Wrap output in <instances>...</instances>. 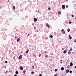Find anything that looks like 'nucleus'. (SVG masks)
Returning <instances> with one entry per match:
<instances>
[{
    "label": "nucleus",
    "instance_id": "c756f323",
    "mask_svg": "<svg viewBox=\"0 0 76 76\" xmlns=\"http://www.w3.org/2000/svg\"><path fill=\"white\" fill-rule=\"evenodd\" d=\"M69 24H71V23H72V22L70 21V22H69Z\"/></svg>",
    "mask_w": 76,
    "mask_h": 76
},
{
    "label": "nucleus",
    "instance_id": "f704fd0d",
    "mask_svg": "<svg viewBox=\"0 0 76 76\" xmlns=\"http://www.w3.org/2000/svg\"><path fill=\"white\" fill-rule=\"evenodd\" d=\"M5 63H7V61H5Z\"/></svg>",
    "mask_w": 76,
    "mask_h": 76
},
{
    "label": "nucleus",
    "instance_id": "4c0bfd02",
    "mask_svg": "<svg viewBox=\"0 0 76 76\" xmlns=\"http://www.w3.org/2000/svg\"><path fill=\"white\" fill-rule=\"evenodd\" d=\"M17 76V75H14V76Z\"/></svg>",
    "mask_w": 76,
    "mask_h": 76
},
{
    "label": "nucleus",
    "instance_id": "f8f14e48",
    "mask_svg": "<svg viewBox=\"0 0 76 76\" xmlns=\"http://www.w3.org/2000/svg\"><path fill=\"white\" fill-rule=\"evenodd\" d=\"M58 14H59V15H60V14H61V11H59L58 12Z\"/></svg>",
    "mask_w": 76,
    "mask_h": 76
},
{
    "label": "nucleus",
    "instance_id": "f257e3e1",
    "mask_svg": "<svg viewBox=\"0 0 76 76\" xmlns=\"http://www.w3.org/2000/svg\"><path fill=\"white\" fill-rule=\"evenodd\" d=\"M61 32L64 34H65V32H64V29H62Z\"/></svg>",
    "mask_w": 76,
    "mask_h": 76
},
{
    "label": "nucleus",
    "instance_id": "393cba45",
    "mask_svg": "<svg viewBox=\"0 0 76 76\" xmlns=\"http://www.w3.org/2000/svg\"><path fill=\"white\" fill-rule=\"evenodd\" d=\"M55 72H56L57 71V69H55Z\"/></svg>",
    "mask_w": 76,
    "mask_h": 76
},
{
    "label": "nucleus",
    "instance_id": "79ce46f5",
    "mask_svg": "<svg viewBox=\"0 0 76 76\" xmlns=\"http://www.w3.org/2000/svg\"><path fill=\"white\" fill-rule=\"evenodd\" d=\"M0 9H1V7H0Z\"/></svg>",
    "mask_w": 76,
    "mask_h": 76
},
{
    "label": "nucleus",
    "instance_id": "f3484780",
    "mask_svg": "<svg viewBox=\"0 0 76 76\" xmlns=\"http://www.w3.org/2000/svg\"><path fill=\"white\" fill-rule=\"evenodd\" d=\"M34 67H35V66H32V68L33 69H34Z\"/></svg>",
    "mask_w": 76,
    "mask_h": 76
},
{
    "label": "nucleus",
    "instance_id": "dca6fc26",
    "mask_svg": "<svg viewBox=\"0 0 76 76\" xmlns=\"http://www.w3.org/2000/svg\"><path fill=\"white\" fill-rule=\"evenodd\" d=\"M28 51H29V50H27V51L26 52V54H27L28 53Z\"/></svg>",
    "mask_w": 76,
    "mask_h": 76
},
{
    "label": "nucleus",
    "instance_id": "864d4df0",
    "mask_svg": "<svg viewBox=\"0 0 76 76\" xmlns=\"http://www.w3.org/2000/svg\"><path fill=\"white\" fill-rule=\"evenodd\" d=\"M8 1V2H9V1Z\"/></svg>",
    "mask_w": 76,
    "mask_h": 76
},
{
    "label": "nucleus",
    "instance_id": "c9c22d12",
    "mask_svg": "<svg viewBox=\"0 0 76 76\" xmlns=\"http://www.w3.org/2000/svg\"><path fill=\"white\" fill-rule=\"evenodd\" d=\"M62 50H64V48H62Z\"/></svg>",
    "mask_w": 76,
    "mask_h": 76
},
{
    "label": "nucleus",
    "instance_id": "de8ad7c7",
    "mask_svg": "<svg viewBox=\"0 0 76 76\" xmlns=\"http://www.w3.org/2000/svg\"><path fill=\"white\" fill-rule=\"evenodd\" d=\"M66 1H68V0H66Z\"/></svg>",
    "mask_w": 76,
    "mask_h": 76
},
{
    "label": "nucleus",
    "instance_id": "7c9ffc66",
    "mask_svg": "<svg viewBox=\"0 0 76 76\" xmlns=\"http://www.w3.org/2000/svg\"><path fill=\"white\" fill-rule=\"evenodd\" d=\"M47 53V51H45V53L46 54Z\"/></svg>",
    "mask_w": 76,
    "mask_h": 76
},
{
    "label": "nucleus",
    "instance_id": "39448f33",
    "mask_svg": "<svg viewBox=\"0 0 76 76\" xmlns=\"http://www.w3.org/2000/svg\"><path fill=\"white\" fill-rule=\"evenodd\" d=\"M20 70H23V68L22 67V66H20Z\"/></svg>",
    "mask_w": 76,
    "mask_h": 76
},
{
    "label": "nucleus",
    "instance_id": "aec40b11",
    "mask_svg": "<svg viewBox=\"0 0 76 76\" xmlns=\"http://www.w3.org/2000/svg\"><path fill=\"white\" fill-rule=\"evenodd\" d=\"M33 57H36V55L35 54H34L33 55Z\"/></svg>",
    "mask_w": 76,
    "mask_h": 76
},
{
    "label": "nucleus",
    "instance_id": "5701e85b",
    "mask_svg": "<svg viewBox=\"0 0 76 76\" xmlns=\"http://www.w3.org/2000/svg\"><path fill=\"white\" fill-rule=\"evenodd\" d=\"M25 72H26V71H25V70H24V71H23V73H25Z\"/></svg>",
    "mask_w": 76,
    "mask_h": 76
},
{
    "label": "nucleus",
    "instance_id": "473e14b6",
    "mask_svg": "<svg viewBox=\"0 0 76 76\" xmlns=\"http://www.w3.org/2000/svg\"><path fill=\"white\" fill-rule=\"evenodd\" d=\"M30 35V34H28V36H29V35Z\"/></svg>",
    "mask_w": 76,
    "mask_h": 76
},
{
    "label": "nucleus",
    "instance_id": "49530a36",
    "mask_svg": "<svg viewBox=\"0 0 76 76\" xmlns=\"http://www.w3.org/2000/svg\"><path fill=\"white\" fill-rule=\"evenodd\" d=\"M69 66H70L68 65V67H69Z\"/></svg>",
    "mask_w": 76,
    "mask_h": 76
},
{
    "label": "nucleus",
    "instance_id": "e433bc0d",
    "mask_svg": "<svg viewBox=\"0 0 76 76\" xmlns=\"http://www.w3.org/2000/svg\"><path fill=\"white\" fill-rule=\"evenodd\" d=\"M39 76H42V75L40 74L39 75Z\"/></svg>",
    "mask_w": 76,
    "mask_h": 76
},
{
    "label": "nucleus",
    "instance_id": "a18cd8bd",
    "mask_svg": "<svg viewBox=\"0 0 76 76\" xmlns=\"http://www.w3.org/2000/svg\"><path fill=\"white\" fill-rule=\"evenodd\" d=\"M62 61V60H61L60 61Z\"/></svg>",
    "mask_w": 76,
    "mask_h": 76
},
{
    "label": "nucleus",
    "instance_id": "412c9836",
    "mask_svg": "<svg viewBox=\"0 0 76 76\" xmlns=\"http://www.w3.org/2000/svg\"><path fill=\"white\" fill-rule=\"evenodd\" d=\"M50 38H53V35H50Z\"/></svg>",
    "mask_w": 76,
    "mask_h": 76
},
{
    "label": "nucleus",
    "instance_id": "b1692460",
    "mask_svg": "<svg viewBox=\"0 0 76 76\" xmlns=\"http://www.w3.org/2000/svg\"><path fill=\"white\" fill-rule=\"evenodd\" d=\"M31 74H34V73H35V72H31Z\"/></svg>",
    "mask_w": 76,
    "mask_h": 76
},
{
    "label": "nucleus",
    "instance_id": "ea45409f",
    "mask_svg": "<svg viewBox=\"0 0 76 76\" xmlns=\"http://www.w3.org/2000/svg\"><path fill=\"white\" fill-rule=\"evenodd\" d=\"M76 42V39H75V41H74V42Z\"/></svg>",
    "mask_w": 76,
    "mask_h": 76
},
{
    "label": "nucleus",
    "instance_id": "c85d7f7f",
    "mask_svg": "<svg viewBox=\"0 0 76 76\" xmlns=\"http://www.w3.org/2000/svg\"><path fill=\"white\" fill-rule=\"evenodd\" d=\"M71 16H72V18H73V17H74V15H71Z\"/></svg>",
    "mask_w": 76,
    "mask_h": 76
},
{
    "label": "nucleus",
    "instance_id": "6ab92c4d",
    "mask_svg": "<svg viewBox=\"0 0 76 76\" xmlns=\"http://www.w3.org/2000/svg\"><path fill=\"white\" fill-rule=\"evenodd\" d=\"M69 37H69V39H71V38H72V37H71V36H70V35H69Z\"/></svg>",
    "mask_w": 76,
    "mask_h": 76
},
{
    "label": "nucleus",
    "instance_id": "2eb2a0df",
    "mask_svg": "<svg viewBox=\"0 0 76 76\" xmlns=\"http://www.w3.org/2000/svg\"><path fill=\"white\" fill-rule=\"evenodd\" d=\"M45 56V57H46V58H47L48 57V55H46Z\"/></svg>",
    "mask_w": 76,
    "mask_h": 76
},
{
    "label": "nucleus",
    "instance_id": "a878e982",
    "mask_svg": "<svg viewBox=\"0 0 76 76\" xmlns=\"http://www.w3.org/2000/svg\"><path fill=\"white\" fill-rule=\"evenodd\" d=\"M69 73H72V71H69Z\"/></svg>",
    "mask_w": 76,
    "mask_h": 76
},
{
    "label": "nucleus",
    "instance_id": "a211bd4d",
    "mask_svg": "<svg viewBox=\"0 0 76 76\" xmlns=\"http://www.w3.org/2000/svg\"><path fill=\"white\" fill-rule=\"evenodd\" d=\"M70 29L69 28L67 29L68 32H69V31H70Z\"/></svg>",
    "mask_w": 76,
    "mask_h": 76
},
{
    "label": "nucleus",
    "instance_id": "6e6552de",
    "mask_svg": "<svg viewBox=\"0 0 76 76\" xmlns=\"http://www.w3.org/2000/svg\"><path fill=\"white\" fill-rule=\"evenodd\" d=\"M66 73H69V69H67L66 71Z\"/></svg>",
    "mask_w": 76,
    "mask_h": 76
},
{
    "label": "nucleus",
    "instance_id": "9d476101",
    "mask_svg": "<svg viewBox=\"0 0 76 76\" xmlns=\"http://www.w3.org/2000/svg\"><path fill=\"white\" fill-rule=\"evenodd\" d=\"M19 41H20V39L18 38L17 39V42H19Z\"/></svg>",
    "mask_w": 76,
    "mask_h": 76
},
{
    "label": "nucleus",
    "instance_id": "cd10ccee",
    "mask_svg": "<svg viewBox=\"0 0 76 76\" xmlns=\"http://www.w3.org/2000/svg\"><path fill=\"white\" fill-rule=\"evenodd\" d=\"M73 50V49L71 48L70 49V51H72V50Z\"/></svg>",
    "mask_w": 76,
    "mask_h": 76
},
{
    "label": "nucleus",
    "instance_id": "f03ea898",
    "mask_svg": "<svg viewBox=\"0 0 76 76\" xmlns=\"http://www.w3.org/2000/svg\"><path fill=\"white\" fill-rule=\"evenodd\" d=\"M66 7V6L64 5H63L62 6V9H65V8Z\"/></svg>",
    "mask_w": 76,
    "mask_h": 76
},
{
    "label": "nucleus",
    "instance_id": "ddd939ff",
    "mask_svg": "<svg viewBox=\"0 0 76 76\" xmlns=\"http://www.w3.org/2000/svg\"><path fill=\"white\" fill-rule=\"evenodd\" d=\"M15 73L16 74H19V72H18L17 71H16V72H15Z\"/></svg>",
    "mask_w": 76,
    "mask_h": 76
},
{
    "label": "nucleus",
    "instance_id": "4be33fe9",
    "mask_svg": "<svg viewBox=\"0 0 76 76\" xmlns=\"http://www.w3.org/2000/svg\"><path fill=\"white\" fill-rule=\"evenodd\" d=\"M58 75H57V74H56L54 75V76H57Z\"/></svg>",
    "mask_w": 76,
    "mask_h": 76
},
{
    "label": "nucleus",
    "instance_id": "2f4dec72",
    "mask_svg": "<svg viewBox=\"0 0 76 76\" xmlns=\"http://www.w3.org/2000/svg\"><path fill=\"white\" fill-rule=\"evenodd\" d=\"M66 8H68V6L66 5Z\"/></svg>",
    "mask_w": 76,
    "mask_h": 76
},
{
    "label": "nucleus",
    "instance_id": "3c124183",
    "mask_svg": "<svg viewBox=\"0 0 76 76\" xmlns=\"http://www.w3.org/2000/svg\"><path fill=\"white\" fill-rule=\"evenodd\" d=\"M8 1V2H9V1Z\"/></svg>",
    "mask_w": 76,
    "mask_h": 76
},
{
    "label": "nucleus",
    "instance_id": "37998d69",
    "mask_svg": "<svg viewBox=\"0 0 76 76\" xmlns=\"http://www.w3.org/2000/svg\"><path fill=\"white\" fill-rule=\"evenodd\" d=\"M7 72V71L6 72H5V73H6Z\"/></svg>",
    "mask_w": 76,
    "mask_h": 76
},
{
    "label": "nucleus",
    "instance_id": "0eeeda50",
    "mask_svg": "<svg viewBox=\"0 0 76 76\" xmlns=\"http://www.w3.org/2000/svg\"><path fill=\"white\" fill-rule=\"evenodd\" d=\"M64 67H62L61 69V70L63 71L64 70Z\"/></svg>",
    "mask_w": 76,
    "mask_h": 76
},
{
    "label": "nucleus",
    "instance_id": "1a4fd4ad",
    "mask_svg": "<svg viewBox=\"0 0 76 76\" xmlns=\"http://www.w3.org/2000/svg\"><path fill=\"white\" fill-rule=\"evenodd\" d=\"M70 64L71 66H73V63L72 62L70 63Z\"/></svg>",
    "mask_w": 76,
    "mask_h": 76
},
{
    "label": "nucleus",
    "instance_id": "423d86ee",
    "mask_svg": "<svg viewBox=\"0 0 76 76\" xmlns=\"http://www.w3.org/2000/svg\"><path fill=\"white\" fill-rule=\"evenodd\" d=\"M37 20V18H34V22H36Z\"/></svg>",
    "mask_w": 76,
    "mask_h": 76
},
{
    "label": "nucleus",
    "instance_id": "bb28decb",
    "mask_svg": "<svg viewBox=\"0 0 76 76\" xmlns=\"http://www.w3.org/2000/svg\"><path fill=\"white\" fill-rule=\"evenodd\" d=\"M48 9L49 10H51V8H48Z\"/></svg>",
    "mask_w": 76,
    "mask_h": 76
},
{
    "label": "nucleus",
    "instance_id": "72a5a7b5",
    "mask_svg": "<svg viewBox=\"0 0 76 76\" xmlns=\"http://www.w3.org/2000/svg\"><path fill=\"white\" fill-rule=\"evenodd\" d=\"M70 53H71V52H68V54H70Z\"/></svg>",
    "mask_w": 76,
    "mask_h": 76
},
{
    "label": "nucleus",
    "instance_id": "58836bf2",
    "mask_svg": "<svg viewBox=\"0 0 76 76\" xmlns=\"http://www.w3.org/2000/svg\"><path fill=\"white\" fill-rule=\"evenodd\" d=\"M38 13H39V10H38Z\"/></svg>",
    "mask_w": 76,
    "mask_h": 76
},
{
    "label": "nucleus",
    "instance_id": "9b49d317",
    "mask_svg": "<svg viewBox=\"0 0 76 76\" xmlns=\"http://www.w3.org/2000/svg\"><path fill=\"white\" fill-rule=\"evenodd\" d=\"M66 53H67V51H66V50H64V54H66Z\"/></svg>",
    "mask_w": 76,
    "mask_h": 76
},
{
    "label": "nucleus",
    "instance_id": "a19ab883",
    "mask_svg": "<svg viewBox=\"0 0 76 76\" xmlns=\"http://www.w3.org/2000/svg\"><path fill=\"white\" fill-rule=\"evenodd\" d=\"M37 27H34V28H35V29H36Z\"/></svg>",
    "mask_w": 76,
    "mask_h": 76
},
{
    "label": "nucleus",
    "instance_id": "7ed1b4c3",
    "mask_svg": "<svg viewBox=\"0 0 76 76\" xmlns=\"http://www.w3.org/2000/svg\"><path fill=\"white\" fill-rule=\"evenodd\" d=\"M22 58V55H20L19 56V57L18 58V59H21Z\"/></svg>",
    "mask_w": 76,
    "mask_h": 76
},
{
    "label": "nucleus",
    "instance_id": "20e7f679",
    "mask_svg": "<svg viewBox=\"0 0 76 76\" xmlns=\"http://www.w3.org/2000/svg\"><path fill=\"white\" fill-rule=\"evenodd\" d=\"M46 26H47V27L48 28H50V25L48 24H46Z\"/></svg>",
    "mask_w": 76,
    "mask_h": 76
},
{
    "label": "nucleus",
    "instance_id": "c03bdc74",
    "mask_svg": "<svg viewBox=\"0 0 76 76\" xmlns=\"http://www.w3.org/2000/svg\"><path fill=\"white\" fill-rule=\"evenodd\" d=\"M69 21L70 22V20H69Z\"/></svg>",
    "mask_w": 76,
    "mask_h": 76
},
{
    "label": "nucleus",
    "instance_id": "4468645a",
    "mask_svg": "<svg viewBox=\"0 0 76 76\" xmlns=\"http://www.w3.org/2000/svg\"><path fill=\"white\" fill-rule=\"evenodd\" d=\"M12 9H13L14 10H15V9H16V8L15 7H12Z\"/></svg>",
    "mask_w": 76,
    "mask_h": 76
},
{
    "label": "nucleus",
    "instance_id": "8fccbe9b",
    "mask_svg": "<svg viewBox=\"0 0 76 76\" xmlns=\"http://www.w3.org/2000/svg\"><path fill=\"white\" fill-rule=\"evenodd\" d=\"M35 61H36V60H37V59H35Z\"/></svg>",
    "mask_w": 76,
    "mask_h": 76
},
{
    "label": "nucleus",
    "instance_id": "09e8293b",
    "mask_svg": "<svg viewBox=\"0 0 76 76\" xmlns=\"http://www.w3.org/2000/svg\"><path fill=\"white\" fill-rule=\"evenodd\" d=\"M61 63H62V62H61Z\"/></svg>",
    "mask_w": 76,
    "mask_h": 76
},
{
    "label": "nucleus",
    "instance_id": "603ef678",
    "mask_svg": "<svg viewBox=\"0 0 76 76\" xmlns=\"http://www.w3.org/2000/svg\"><path fill=\"white\" fill-rule=\"evenodd\" d=\"M8 1V2H9V1Z\"/></svg>",
    "mask_w": 76,
    "mask_h": 76
}]
</instances>
